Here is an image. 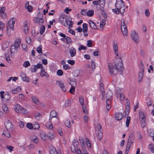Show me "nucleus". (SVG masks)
Returning <instances> with one entry per match:
<instances>
[{"label": "nucleus", "instance_id": "nucleus-55", "mask_svg": "<svg viewBox=\"0 0 154 154\" xmlns=\"http://www.w3.org/2000/svg\"><path fill=\"white\" fill-rule=\"evenodd\" d=\"M40 127L39 125L37 123H35L33 125V129H38Z\"/></svg>", "mask_w": 154, "mask_h": 154}, {"label": "nucleus", "instance_id": "nucleus-29", "mask_svg": "<svg viewBox=\"0 0 154 154\" xmlns=\"http://www.w3.org/2000/svg\"><path fill=\"white\" fill-rule=\"evenodd\" d=\"M21 40L20 39L18 38L17 39L15 42V46H16V47L18 48L20 45Z\"/></svg>", "mask_w": 154, "mask_h": 154}, {"label": "nucleus", "instance_id": "nucleus-31", "mask_svg": "<svg viewBox=\"0 0 154 154\" xmlns=\"http://www.w3.org/2000/svg\"><path fill=\"white\" fill-rule=\"evenodd\" d=\"M140 121L141 127L143 128L145 127L146 125V119H140Z\"/></svg>", "mask_w": 154, "mask_h": 154}, {"label": "nucleus", "instance_id": "nucleus-41", "mask_svg": "<svg viewBox=\"0 0 154 154\" xmlns=\"http://www.w3.org/2000/svg\"><path fill=\"white\" fill-rule=\"evenodd\" d=\"M79 101L81 105H83L84 103V98L80 96L79 97Z\"/></svg>", "mask_w": 154, "mask_h": 154}, {"label": "nucleus", "instance_id": "nucleus-20", "mask_svg": "<svg viewBox=\"0 0 154 154\" xmlns=\"http://www.w3.org/2000/svg\"><path fill=\"white\" fill-rule=\"evenodd\" d=\"M29 2H27L25 5V8H26L29 12H31L33 9V7L29 5Z\"/></svg>", "mask_w": 154, "mask_h": 154}, {"label": "nucleus", "instance_id": "nucleus-21", "mask_svg": "<svg viewBox=\"0 0 154 154\" xmlns=\"http://www.w3.org/2000/svg\"><path fill=\"white\" fill-rule=\"evenodd\" d=\"M79 141L81 144L82 148L85 147V146H86V143L84 139L82 137H80L79 138Z\"/></svg>", "mask_w": 154, "mask_h": 154}, {"label": "nucleus", "instance_id": "nucleus-9", "mask_svg": "<svg viewBox=\"0 0 154 154\" xmlns=\"http://www.w3.org/2000/svg\"><path fill=\"white\" fill-rule=\"evenodd\" d=\"M131 36L133 39L137 43L139 41V38L138 34L135 31H132L131 32Z\"/></svg>", "mask_w": 154, "mask_h": 154}, {"label": "nucleus", "instance_id": "nucleus-51", "mask_svg": "<svg viewBox=\"0 0 154 154\" xmlns=\"http://www.w3.org/2000/svg\"><path fill=\"white\" fill-rule=\"evenodd\" d=\"M17 48L16 46H15L14 45H12L11 48V53H12V52H14V50H16Z\"/></svg>", "mask_w": 154, "mask_h": 154}, {"label": "nucleus", "instance_id": "nucleus-39", "mask_svg": "<svg viewBox=\"0 0 154 154\" xmlns=\"http://www.w3.org/2000/svg\"><path fill=\"white\" fill-rule=\"evenodd\" d=\"M131 120V117L128 116V117L126 119V125L127 127H128L129 125Z\"/></svg>", "mask_w": 154, "mask_h": 154}, {"label": "nucleus", "instance_id": "nucleus-32", "mask_svg": "<svg viewBox=\"0 0 154 154\" xmlns=\"http://www.w3.org/2000/svg\"><path fill=\"white\" fill-rule=\"evenodd\" d=\"M24 31L25 33L27 34L28 32V28L25 22L24 23Z\"/></svg>", "mask_w": 154, "mask_h": 154}, {"label": "nucleus", "instance_id": "nucleus-33", "mask_svg": "<svg viewBox=\"0 0 154 154\" xmlns=\"http://www.w3.org/2000/svg\"><path fill=\"white\" fill-rule=\"evenodd\" d=\"M134 141V135L133 134H131L130 135L129 138H128V141L133 143Z\"/></svg>", "mask_w": 154, "mask_h": 154}, {"label": "nucleus", "instance_id": "nucleus-58", "mask_svg": "<svg viewBox=\"0 0 154 154\" xmlns=\"http://www.w3.org/2000/svg\"><path fill=\"white\" fill-rule=\"evenodd\" d=\"M67 62L69 64H70L71 65H73L75 63V61L72 60H67Z\"/></svg>", "mask_w": 154, "mask_h": 154}, {"label": "nucleus", "instance_id": "nucleus-63", "mask_svg": "<svg viewBox=\"0 0 154 154\" xmlns=\"http://www.w3.org/2000/svg\"><path fill=\"white\" fill-rule=\"evenodd\" d=\"M86 10L82 9L81 10V14L84 16H85L87 15V12H86Z\"/></svg>", "mask_w": 154, "mask_h": 154}, {"label": "nucleus", "instance_id": "nucleus-38", "mask_svg": "<svg viewBox=\"0 0 154 154\" xmlns=\"http://www.w3.org/2000/svg\"><path fill=\"white\" fill-rule=\"evenodd\" d=\"M20 112H21L24 114H26L28 112V111L27 109L23 107H21L20 109Z\"/></svg>", "mask_w": 154, "mask_h": 154}, {"label": "nucleus", "instance_id": "nucleus-53", "mask_svg": "<svg viewBox=\"0 0 154 154\" xmlns=\"http://www.w3.org/2000/svg\"><path fill=\"white\" fill-rule=\"evenodd\" d=\"M32 140L35 143H38V140L37 139V137L35 136H33L32 137Z\"/></svg>", "mask_w": 154, "mask_h": 154}, {"label": "nucleus", "instance_id": "nucleus-56", "mask_svg": "<svg viewBox=\"0 0 154 154\" xmlns=\"http://www.w3.org/2000/svg\"><path fill=\"white\" fill-rule=\"evenodd\" d=\"M6 148L10 152H11L13 150V149H14L13 147L11 146H7Z\"/></svg>", "mask_w": 154, "mask_h": 154}, {"label": "nucleus", "instance_id": "nucleus-5", "mask_svg": "<svg viewBox=\"0 0 154 154\" xmlns=\"http://www.w3.org/2000/svg\"><path fill=\"white\" fill-rule=\"evenodd\" d=\"M66 17L65 21L66 23H64V26L66 27L69 25V27H72V26L73 22L71 20V18L70 17L67 15Z\"/></svg>", "mask_w": 154, "mask_h": 154}, {"label": "nucleus", "instance_id": "nucleus-12", "mask_svg": "<svg viewBox=\"0 0 154 154\" xmlns=\"http://www.w3.org/2000/svg\"><path fill=\"white\" fill-rule=\"evenodd\" d=\"M56 84L59 86L64 92L66 91V88L64 86L63 83L60 81H57L56 82Z\"/></svg>", "mask_w": 154, "mask_h": 154}, {"label": "nucleus", "instance_id": "nucleus-18", "mask_svg": "<svg viewBox=\"0 0 154 154\" xmlns=\"http://www.w3.org/2000/svg\"><path fill=\"white\" fill-rule=\"evenodd\" d=\"M115 119L118 120H121L122 118V113L119 112L116 113L115 114Z\"/></svg>", "mask_w": 154, "mask_h": 154}, {"label": "nucleus", "instance_id": "nucleus-26", "mask_svg": "<svg viewBox=\"0 0 154 154\" xmlns=\"http://www.w3.org/2000/svg\"><path fill=\"white\" fill-rule=\"evenodd\" d=\"M72 143L73 146L75 147V149L76 150V149H77V147H77L79 144V141L76 139H74Z\"/></svg>", "mask_w": 154, "mask_h": 154}, {"label": "nucleus", "instance_id": "nucleus-50", "mask_svg": "<svg viewBox=\"0 0 154 154\" xmlns=\"http://www.w3.org/2000/svg\"><path fill=\"white\" fill-rule=\"evenodd\" d=\"M30 65L29 62L27 61L24 62L23 64V66L25 67H27Z\"/></svg>", "mask_w": 154, "mask_h": 154}, {"label": "nucleus", "instance_id": "nucleus-4", "mask_svg": "<svg viewBox=\"0 0 154 154\" xmlns=\"http://www.w3.org/2000/svg\"><path fill=\"white\" fill-rule=\"evenodd\" d=\"M109 74L111 75H116L118 73L116 67H114V65L112 63H109Z\"/></svg>", "mask_w": 154, "mask_h": 154}, {"label": "nucleus", "instance_id": "nucleus-47", "mask_svg": "<svg viewBox=\"0 0 154 154\" xmlns=\"http://www.w3.org/2000/svg\"><path fill=\"white\" fill-rule=\"evenodd\" d=\"M26 127L28 128L32 129H33V125L32 124L30 123H28L26 124Z\"/></svg>", "mask_w": 154, "mask_h": 154}, {"label": "nucleus", "instance_id": "nucleus-62", "mask_svg": "<svg viewBox=\"0 0 154 154\" xmlns=\"http://www.w3.org/2000/svg\"><path fill=\"white\" fill-rule=\"evenodd\" d=\"M75 90V88L74 86H72V88H71L69 90V92L71 94H73V93L74 92Z\"/></svg>", "mask_w": 154, "mask_h": 154}, {"label": "nucleus", "instance_id": "nucleus-28", "mask_svg": "<svg viewBox=\"0 0 154 154\" xmlns=\"http://www.w3.org/2000/svg\"><path fill=\"white\" fill-rule=\"evenodd\" d=\"M21 106L19 104L16 105L15 106V111L17 113L20 112Z\"/></svg>", "mask_w": 154, "mask_h": 154}, {"label": "nucleus", "instance_id": "nucleus-16", "mask_svg": "<svg viewBox=\"0 0 154 154\" xmlns=\"http://www.w3.org/2000/svg\"><path fill=\"white\" fill-rule=\"evenodd\" d=\"M144 72V70H140V71L139 72L138 79V80L139 82H141L143 78Z\"/></svg>", "mask_w": 154, "mask_h": 154}, {"label": "nucleus", "instance_id": "nucleus-19", "mask_svg": "<svg viewBox=\"0 0 154 154\" xmlns=\"http://www.w3.org/2000/svg\"><path fill=\"white\" fill-rule=\"evenodd\" d=\"M80 73V70L77 69L73 71L72 72L73 76L75 77L78 76Z\"/></svg>", "mask_w": 154, "mask_h": 154}, {"label": "nucleus", "instance_id": "nucleus-57", "mask_svg": "<svg viewBox=\"0 0 154 154\" xmlns=\"http://www.w3.org/2000/svg\"><path fill=\"white\" fill-rule=\"evenodd\" d=\"M126 25L125 24L124 20H123V22H122L121 24V29H124L126 28Z\"/></svg>", "mask_w": 154, "mask_h": 154}, {"label": "nucleus", "instance_id": "nucleus-36", "mask_svg": "<svg viewBox=\"0 0 154 154\" xmlns=\"http://www.w3.org/2000/svg\"><path fill=\"white\" fill-rule=\"evenodd\" d=\"M122 34L124 36H126L128 35V31L127 28L121 29Z\"/></svg>", "mask_w": 154, "mask_h": 154}, {"label": "nucleus", "instance_id": "nucleus-2", "mask_svg": "<svg viewBox=\"0 0 154 154\" xmlns=\"http://www.w3.org/2000/svg\"><path fill=\"white\" fill-rule=\"evenodd\" d=\"M95 133L97 138L101 140L102 137V126L99 124H97L95 127Z\"/></svg>", "mask_w": 154, "mask_h": 154}, {"label": "nucleus", "instance_id": "nucleus-30", "mask_svg": "<svg viewBox=\"0 0 154 154\" xmlns=\"http://www.w3.org/2000/svg\"><path fill=\"white\" fill-rule=\"evenodd\" d=\"M83 29L82 30L83 32L84 33L88 31V24L87 23H84L83 24Z\"/></svg>", "mask_w": 154, "mask_h": 154}, {"label": "nucleus", "instance_id": "nucleus-7", "mask_svg": "<svg viewBox=\"0 0 154 154\" xmlns=\"http://www.w3.org/2000/svg\"><path fill=\"white\" fill-rule=\"evenodd\" d=\"M5 125L7 129L10 131H12L13 130V125L11 122L9 120H7L5 122Z\"/></svg>", "mask_w": 154, "mask_h": 154}, {"label": "nucleus", "instance_id": "nucleus-45", "mask_svg": "<svg viewBox=\"0 0 154 154\" xmlns=\"http://www.w3.org/2000/svg\"><path fill=\"white\" fill-rule=\"evenodd\" d=\"M65 124L66 126L68 128H69L70 127V122L68 120H66L65 121Z\"/></svg>", "mask_w": 154, "mask_h": 154}, {"label": "nucleus", "instance_id": "nucleus-1", "mask_svg": "<svg viewBox=\"0 0 154 154\" xmlns=\"http://www.w3.org/2000/svg\"><path fill=\"white\" fill-rule=\"evenodd\" d=\"M112 95L113 94L112 92L111 91L109 90L106 93V97L105 96V98H106V109L108 111L111 108V103Z\"/></svg>", "mask_w": 154, "mask_h": 154}, {"label": "nucleus", "instance_id": "nucleus-15", "mask_svg": "<svg viewBox=\"0 0 154 154\" xmlns=\"http://www.w3.org/2000/svg\"><path fill=\"white\" fill-rule=\"evenodd\" d=\"M89 25L91 28L94 29H97V26L95 23L93 21L90 20L89 22Z\"/></svg>", "mask_w": 154, "mask_h": 154}, {"label": "nucleus", "instance_id": "nucleus-44", "mask_svg": "<svg viewBox=\"0 0 154 154\" xmlns=\"http://www.w3.org/2000/svg\"><path fill=\"white\" fill-rule=\"evenodd\" d=\"M36 51L38 53H42V47L41 45H40L38 47H37L36 49Z\"/></svg>", "mask_w": 154, "mask_h": 154}, {"label": "nucleus", "instance_id": "nucleus-10", "mask_svg": "<svg viewBox=\"0 0 154 154\" xmlns=\"http://www.w3.org/2000/svg\"><path fill=\"white\" fill-rule=\"evenodd\" d=\"M16 20V19L15 18H11L8 21V26L11 29H13V27L15 23Z\"/></svg>", "mask_w": 154, "mask_h": 154}, {"label": "nucleus", "instance_id": "nucleus-8", "mask_svg": "<svg viewBox=\"0 0 154 154\" xmlns=\"http://www.w3.org/2000/svg\"><path fill=\"white\" fill-rule=\"evenodd\" d=\"M39 17L35 18L34 20V21L35 23H38L40 24H43L44 23L43 15L42 14H40Z\"/></svg>", "mask_w": 154, "mask_h": 154}, {"label": "nucleus", "instance_id": "nucleus-23", "mask_svg": "<svg viewBox=\"0 0 154 154\" xmlns=\"http://www.w3.org/2000/svg\"><path fill=\"white\" fill-rule=\"evenodd\" d=\"M66 15H63L61 16L59 19L61 23L62 24L65 23L64 22L65 21L66 19Z\"/></svg>", "mask_w": 154, "mask_h": 154}, {"label": "nucleus", "instance_id": "nucleus-14", "mask_svg": "<svg viewBox=\"0 0 154 154\" xmlns=\"http://www.w3.org/2000/svg\"><path fill=\"white\" fill-rule=\"evenodd\" d=\"M119 6H118V8H116V9H112V11L116 14H118L120 13L121 14H123V10H119Z\"/></svg>", "mask_w": 154, "mask_h": 154}, {"label": "nucleus", "instance_id": "nucleus-52", "mask_svg": "<svg viewBox=\"0 0 154 154\" xmlns=\"http://www.w3.org/2000/svg\"><path fill=\"white\" fill-rule=\"evenodd\" d=\"M91 66L92 69V71L95 69L96 66L95 62L93 60L91 61Z\"/></svg>", "mask_w": 154, "mask_h": 154}, {"label": "nucleus", "instance_id": "nucleus-3", "mask_svg": "<svg viewBox=\"0 0 154 154\" xmlns=\"http://www.w3.org/2000/svg\"><path fill=\"white\" fill-rule=\"evenodd\" d=\"M116 0V2L115 4V6L116 8H118V6L120 7L119 10H123V13L125 11V3L122 0Z\"/></svg>", "mask_w": 154, "mask_h": 154}, {"label": "nucleus", "instance_id": "nucleus-34", "mask_svg": "<svg viewBox=\"0 0 154 154\" xmlns=\"http://www.w3.org/2000/svg\"><path fill=\"white\" fill-rule=\"evenodd\" d=\"M94 13V11L92 10H90L87 12V15L89 17H91L93 16Z\"/></svg>", "mask_w": 154, "mask_h": 154}, {"label": "nucleus", "instance_id": "nucleus-27", "mask_svg": "<svg viewBox=\"0 0 154 154\" xmlns=\"http://www.w3.org/2000/svg\"><path fill=\"white\" fill-rule=\"evenodd\" d=\"M2 109L4 112L5 113H7L9 112V110L8 107L6 105L3 104L2 106Z\"/></svg>", "mask_w": 154, "mask_h": 154}, {"label": "nucleus", "instance_id": "nucleus-40", "mask_svg": "<svg viewBox=\"0 0 154 154\" xmlns=\"http://www.w3.org/2000/svg\"><path fill=\"white\" fill-rule=\"evenodd\" d=\"M98 2L100 7H103L105 5V0H99Z\"/></svg>", "mask_w": 154, "mask_h": 154}, {"label": "nucleus", "instance_id": "nucleus-43", "mask_svg": "<svg viewBox=\"0 0 154 154\" xmlns=\"http://www.w3.org/2000/svg\"><path fill=\"white\" fill-rule=\"evenodd\" d=\"M70 101L68 100L66 101L65 103L64 104V106L65 107H66L70 106Z\"/></svg>", "mask_w": 154, "mask_h": 154}, {"label": "nucleus", "instance_id": "nucleus-54", "mask_svg": "<svg viewBox=\"0 0 154 154\" xmlns=\"http://www.w3.org/2000/svg\"><path fill=\"white\" fill-rule=\"evenodd\" d=\"M87 47L86 46L84 47L83 45H80V47L79 48L78 50H79V51H80L82 50H85L87 49Z\"/></svg>", "mask_w": 154, "mask_h": 154}, {"label": "nucleus", "instance_id": "nucleus-42", "mask_svg": "<svg viewBox=\"0 0 154 154\" xmlns=\"http://www.w3.org/2000/svg\"><path fill=\"white\" fill-rule=\"evenodd\" d=\"M100 5L99 4L98 5H96V8L97 11L100 10L102 11H104L103 7H100Z\"/></svg>", "mask_w": 154, "mask_h": 154}, {"label": "nucleus", "instance_id": "nucleus-35", "mask_svg": "<svg viewBox=\"0 0 154 154\" xmlns=\"http://www.w3.org/2000/svg\"><path fill=\"white\" fill-rule=\"evenodd\" d=\"M65 42L66 43V44H69L71 42L72 40L71 38L69 37H65Z\"/></svg>", "mask_w": 154, "mask_h": 154}, {"label": "nucleus", "instance_id": "nucleus-6", "mask_svg": "<svg viewBox=\"0 0 154 154\" xmlns=\"http://www.w3.org/2000/svg\"><path fill=\"white\" fill-rule=\"evenodd\" d=\"M119 62L116 63L115 64V67L118 71V72L119 71H122L123 69V64L122 63V60L121 58H119Z\"/></svg>", "mask_w": 154, "mask_h": 154}, {"label": "nucleus", "instance_id": "nucleus-59", "mask_svg": "<svg viewBox=\"0 0 154 154\" xmlns=\"http://www.w3.org/2000/svg\"><path fill=\"white\" fill-rule=\"evenodd\" d=\"M87 46L88 47H91L92 46V42L91 40H88L87 41Z\"/></svg>", "mask_w": 154, "mask_h": 154}, {"label": "nucleus", "instance_id": "nucleus-22", "mask_svg": "<svg viewBox=\"0 0 154 154\" xmlns=\"http://www.w3.org/2000/svg\"><path fill=\"white\" fill-rule=\"evenodd\" d=\"M31 98L33 102L36 105L39 104V102L38 100L34 96H32L31 97Z\"/></svg>", "mask_w": 154, "mask_h": 154}, {"label": "nucleus", "instance_id": "nucleus-13", "mask_svg": "<svg viewBox=\"0 0 154 154\" xmlns=\"http://www.w3.org/2000/svg\"><path fill=\"white\" fill-rule=\"evenodd\" d=\"M70 56L72 57L75 56L76 54V50L73 47H71L69 50Z\"/></svg>", "mask_w": 154, "mask_h": 154}, {"label": "nucleus", "instance_id": "nucleus-46", "mask_svg": "<svg viewBox=\"0 0 154 154\" xmlns=\"http://www.w3.org/2000/svg\"><path fill=\"white\" fill-rule=\"evenodd\" d=\"M40 75L42 77L45 76L47 78L49 77V75L46 73H44V72H40Z\"/></svg>", "mask_w": 154, "mask_h": 154}, {"label": "nucleus", "instance_id": "nucleus-49", "mask_svg": "<svg viewBox=\"0 0 154 154\" xmlns=\"http://www.w3.org/2000/svg\"><path fill=\"white\" fill-rule=\"evenodd\" d=\"M57 73L58 75L61 76L63 75V72L62 70L59 69L57 71Z\"/></svg>", "mask_w": 154, "mask_h": 154}, {"label": "nucleus", "instance_id": "nucleus-60", "mask_svg": "<svg viewBox=\"0 0 154 154\" xmlns=\"http://www.w3.org/2000/svg\"><path fill=\"white\" fill-rule=\"evenodd\" d=\"M5 26V24L4 23L0 21V29L2 30H3Z\"/></svg>", "mask_w": 154, "mask_h": 154}, {"label": "nucleus", "instance_id": "nucleus-11", "mask_svg": "<svg viewBox=\"0 0 154 154\" xmlns=\"http://www.w3.org/2000/svg\"><path fill=\"white\" fill-rule=\"evenodd\" d=\"M100 91L102 93V100H104L105 99L104 89L103 87V84L102 83H100Z\"/></svg>", "mask_w": 154, "mask_h": 154}, {"label": "nucleus", "instance_id": "nucleus-17", "mask_svg": "<svg viewBox=\"0 0 154 154\" xmlns=\"http://www.w3.org/2000/svg\"><path fill=\"white\" fill-rule=\"evenodd\" d=\"M56 112L55 111H51L50 113L49 122H51V119L53 118L56 117Z\"/></svg>", "mask_w": 154, "mask_h": 154}, {"label": "nucleus", "instance_id": "nucleus-64", "mask_svg": "<svg viewBox=\"0 0 154 154\" xmlns=\"http://www.w3.org/2000/svg\"><path fill=\"white\" fill-rule=\"evenodd\" d=\"M106 24L105 21L104 20H102L100 23V27L103 28V26L105 25Z\"/></svg>", "mask_w": 154, "mask_h": 154}, {"label": "nucleus", "instance_id": "nucleus-25", "mask_svg": "<svg viewBox=\"0 0 154 154\" xmlns=\"http://www.w3.org/2000/svg\"><path fill=\"white\" fill-rule=\"evenodd\" d=\"M113 50L116 55L117 56H118V48L117 44L114 43L113 46Z\"/></svg>", "mask_w": 154, "mask_h": 154}, {"label": "nucleus", "instance_id": "nucleus-24", "mask_svg": "<svg viewBox=\"0 0 154 154\" xmlns=\"http://www.w3.org/2000/svg\"><path fill=\"white\" fill-rule=\"evenodd\" d=\"M21 88L20 86H18L15 89L12 90V92L13 94H16L21 91Z\"/></svg>", "mask_w": 154, "mask_h": 154}, {"label": "nucleus", "instance_id": "nucleus-37", "mask_svg": "<svg viewBox=\"0 0 154 154\" xmlns=\"http://www.w3.org/2000/svg\"><path fill=\"white\" fill-rule=\"evenodd\" d=\"M45 26L44 25L40 27V33L42 35L44 33L45 30Z\"/></svg>", "mask_w": 154, "mask_h": 154}, {"label": "nucleus", "instance_id": "nucleus-48", "mask_svg": "<svg viewBox=\"0 0 154 154\" xmlns=\"http://www.w3.org/2000/svg\"><path fill=\"white\" fill-rule=\"evenodd\" d=\"M148 148L149 149L151 150L152 152L154 153V147L152 144H150L149 145Z\"/></svg>", "mask_w": 154, "mask_h": 154}, {"label": "nucleus", "instance_id": "nucleus-61", "mask_svg": "<svg viewBox=\"0 0 154 154\" xmlns=\"http://www.w3.org/2000/svg\"><path fill=\"white\" fill-rule=\"evenodd\" d=\"M56 151V149L54 147H53L50 150V153L51 154H54V153Z\"/></svg>", "mask_w": 154, "mask_h": 154}]
</instances>
